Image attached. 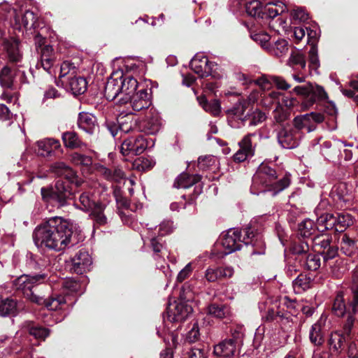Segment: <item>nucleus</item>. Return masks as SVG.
Masks as SVG:
<instances>
[{
	"label": "nucleus",
	"instance_id": "nucleus-1",
	"mask_svg": "<svg viewBox=\"0 0 358 358\" xmlns=\"http://www.w3.org/2000/svg\"><path fill=\"white\" fill-rule=\"evenodd\" d=\"M72 229V224L67 220L62 217H52L35 229L33 239L38 248L61 251L73 245Z\"/></svg>",
	"mask_w": 358,
	"mask_h": 358
},
{
	"label": "nucleus",
	"instance_id": "nucleus-2",
	"mask_svg": "<svg viewBox=\"0 0 358 358\" xmlns=\"http://www.w3.org/2000/svg\"><path fill=\"white\" fill-rule=\"evenodd\" d=\"M244 236L241 238V232L238 228H232L222 234L220 243L224 248L225 255L231 254L241 248L242 243L245 245H252L253 247H259L261 250H254L253 255L264 253V243L261 234V229L258 223L250 222L243 229Z\"/></svg>",
	"mask_w": 358,
	"mask_h": 358
},
{
	"label": "nucleus",
	"instance_id": "nucleus-3",
	"mask_svg": "<svg viewBox=\"0 0 358 358\" xmlns=\"http://www.w3.org/2000/svg\"><path fill=\"white\" fill-rule=\"evenodd\" d=\"M290 184L288 176L279 178L276 170L268 164L262 163L252 178L251 191L256 194L253 189L259 188L260 192H272L273 195L286 189Z\"/></svg>",
	"mask_w": 358,
	"mask_h": 358
},
{
	"label": "nucleus",
	"instance_id": "nucleus-4",
	"mask_svg": "<svg viewBox=\"0 0 358 358\" xmlns=\"http://www.w3.org/2000/svg\"><path fill=\"white\" fill-rule=\"evenodd\" d=\"M245 102H238L232 108L227 110L229 124L234 128H239L248 122L249 126H257L263 122L266 116L259 109H255L245 113Z\"/></svg>",
	"mask_w": 358,
	"mask_h": 358
},
{
	"label": "nucleus",
	"instance_id": "nucleus-5",
	"mask_svg": "<svg viewBox=\"0 0 358 358\" xmlns=\"http://www.w3.org/2000/svg\"><path fill=\"white\" fill-rule=\"evenodd\" d=\"M48 278V275L45 273L31 275H22L13 280V285L14 287L20 290L24 296L31 302L36 304H41L44 301V297L38 295L37 286Z\"/></svg>",
	"mask_w": 358,
	"mask_h": 358
},
{
	"label": "nucleus",
	"instance_id": "nucleus-6",
	"mask_svg": "<svg viewBox=\"0 0 358 358\" xmlns=\"http://www.w3.org/2000/svg\"><path fill=\"white\" fill-rule=\"evenodd\" d=\"M57 180L54 189L42 187L41 189L42 198L45 201L52 199L57 201L59 206H66L67 201L72 199L76 192H73L72 190L75 179L72 180Z\"/></svg>",
	"mask_w": 358,
	"mask_h": 358
},
{
	"label": "nucleus",
	"instance_id": "nucleus-7",
	"mask_svg": "<svg viewBox=\"0 0 358 358\" xmlns=\"http://www.w3.org/2000/svg\"><path fill=\"white\" fill-rule=\"evenodd\" d=\"M293 91L296 94L304 96L305 99L301 103V108L303 110L308 109L317 101H324L328 99L327 94L322 86L310 83L296 86Z\"/></svg>",
	"mask_w": 358,
	"mask_h": 358
},
{
	"label": "nucleus",
	"instance_id": "nucleus-8",
	"mask_svg": "<svg viewBox=\"0 0 358 358\" xmlns=\"http://www.w3.org/2000/svg\"><path fill=\"white\" fill-rule=\"evenodd\" d=\"M275 130L278 142L282 148L293 149L299 145L301 133L292 124H282Z\"/></svg>",
	"mask_w": 358,
	"mask_h": 358
},
{
	"label": "nucleus",
	"instance_id": "nucleus-9",
	"mask_svg": "<svg viewBox=\"0 0 358 358\" xmlns=\"http://www.w3.org/2000/svg\"><path fill=\"white\" fill-rule=\"evenodd\" d=\"M311 243L315 251L322 256L324 262H327L338 255V248L331 245V237L327 234L315 236Z\"/></svg>",
	"mask_w": 358,
	"mask_h": 358
},
{
	"label": "nucleus",
	"instance_id": "nucleus-10",
	"mask_svg": "<svg viewBox=\"0 0 358 358\" xmlns=\"http://www.w3.org/2000/svg\"><path fill=\"white\" fill-rule=\"evenodd\" d=\"M148 139L142 134H138L128 137L122 142L120 151L122 155H139L148 147Z\"/></svg>",
	"mask_w": 358,
	"mask_h": 358
},
{
	"label": "nucleus",
	"instance_id": "nucleus-11",
	"mask_svg": "<svg viewBox=\"0 0 358 358\" xmlns=\"http://www.w3.org/2000/svg\"><path fill=\"white\" fill-rule=\"evenodd\" d=\"M324 121V115L320 113L312 112L302 115H299L294 119V128L300 131L306 129L308 132L315 129L316 125Z\"/></svg>",
	"mask_w": 358,
	"mask_h": 358
},
{
	"label": "nucleus",
	"instance_id": "nucleus-12",
	"mask_svg": "<svg viewBox=\"0 0 358 358\" xmlns=\"http://www.w3.org/2000/svg\"><path fill=\"white\" fill-rule=\"evenodd\" d=\"M122 71H117L113 72L108 78L104 90L105 96L108 100L113 101L119 95H121V90H122Z\"/></svg>",
	"mask_w": 358,
	"mask_h": 358
},
{
	"label": "nucleus",
	"instance_id": "nucleus-13",
	"mask_svg": "<svg viewBox=\"0 0 358 358\" xmlns=\"http://www.w3.org/2000/svg\"><path fill=\"white\" fill-rule=\"evenodd\" d=\"M192 309L182 302L170 303L167 307V318L170 322H182L185 320Z\"/></svg>",
	"mask_w": 358,
	"mask_h": 358
},
{
	"label": "nucleus",
	"instance_id": "nucleus-14",
	"mask_svg": "<svg viewBox=\"0 0 358 358\" xmlns=\"http://www.w3.org/2000/svg\"><path fill=\"white\" fill-rule=\"evenodd\" d=\"M214 66V62H209L202 54H196L190 62L191 69L201 78L210 76Z\"/></svg>",
	"mask_w": 358,
	"mask_h": 358
},
{
	"label": "nucleus",
	"instance_id": "nucleus-15",
	"mask_svg": "<svg viewBox=\"0 0 358 358\" xmlns=\"http://www.w3.org/2000/svg\"><path fill=\"white\" fill-rule=\"evenodd\" d=\"M160 129L161 120L159 115L152 109L149 110L148 115L138 125V129L148 134H155Z\"/></svg>",
	"mask_w": 358,
	"mask_h": 358
},
{
	"label": "nucleus",
	"instance_id": "nucleus-16",
	"mask_svg": "<svg viewBox=\"0 0 358 358\" xmlns=\"http://www.w3.org/2000/svg\"><path fill=\"white\" fill-rule=\"evenodd\" d=\"M129 101H130L131 106L134 111L147 109L151 105V90L141 89L132 94Z\"/></svg>",
	"mask_w": 358,
	"mask_h": 358
},
{
	"label": "nucleus",
	"instance_id": "nucleus-17",
	"mask_svg": "<svg viewBox=\"0 0 358 358\" xmlns=\"http://www.w3.org/2000/svg\"><path fill=\"white\" fill-rule=\"evenodd\" d=\"M71 270L77 274H83L90 270L92 259L88 252L80 250L71 259Z\"/></svg>",
	"mask_w": 358,
	"mask_h": 358
},
{
	"label": "nucleus",
	"instance_id": "nucleus-18",
	"mask_svg": "<svg viewBox=\"0 0 358 358\" xmlns=\"http://www.w3.org/2000/svg\"><path fill=\"white\" fill-rule=\"evenodd\" d=\"M72 199L73 200V206L85 212L91 211L99 203L95 201L93 194L90 192H77Z\"/></svg>",
	"mask_w": 358,
	"mask_h": 358
},
{
	"label": "nucleus",
	"instance_id": "nucleus-19",
	"mask_svg": "<svg viewBox=\"0 0 358 358\" xmlns=\"http://www.w3.org/2000/svg\"><path fill=\"white\" fill-rule=\"evenodd\" d=\"M234 274V268L231 266L208 267L204 273L206 280L214 282L220 279L231 278Z\"/></svg>",
	"mask_w": 358,
	"mask_h": 358
},
{
	"label": "nucleus",
	"instance_id": "nucleus-20",
	"mask_svg": "<svg viewBox=\"0 0 358 358\" xmlns=\"http://www.w3.org/2000/svg\"><path fill=\"white\" fill-rule=\"evenodd\" d=\"M19 78L21 83L25 80L24 72L22 71H12L5 66L0 72V85L4 88H12Z\"/></svg>",
	"mask_w": 358,
	"mask_h": 358
},
{
	"label": "nucleus",
	"instance_id": "nucleus-21",
	"mask_svg": "<svg viewBox=\"0 0 358 358\" xmlns=\"http://www.w3.org/2000/svg\"><path fill=\"white\" fill-rule=\"evenodd\" d=\"M237 340L225 339L214 346L213 353L218 358H234Z\"/></svg>",
	"mask_w": 358,
	"mask_h": 358
},
{
	"label": "nucleus",
	"instance_id": "nucleus-22",
	"mask_svg": "<svg viewBox=\"0 0 358 358\" xmlns=\"http://www.w3.org/2000/svg\"><path fill=\"white\" fill-rule=\"evenodd\" d=\"M61 149V144L58 140L54 138H45L36 142V153L42 157L54 156L55 152Z\"/></svg>",
	"mask_w": 358,
	"mask_h": 358
},
{
	"label": "nucleus",
	"instance_id": "nucleus-23",
	"mask_svg": "<svg viewBox=\"0 0 358 358\" xmlns=\"http://www.w3.org/2000/svg\"><path fill=\"white\" fill-rule=\"evenodd\" d=\"M233 3L234 6H238L239 12L245 11L249 16L264 19V15H262L264 6L259 1L254 0L248 2L235 1Z\"/></svg>",
	"mask_w": 358,
	"mask_h": 358
},
{
	"label": "nucleus",
	"instance_id": "nucleus-24",
	"mask_svg": "<svg viewBox=\"0 0 358 358\" xmlns=\"http://www.w3.org/2000/svg\"><path fill=\"white\" fill-rule=\"evenodd\" d=\"M55 53L51 45H47L41 48L40 61L36 64V68H43L51 73V68L55 62Z\"/></svg>",
	"mask_w": 358,
	"mask_h": 358
},
{
	"label": "nucleus",
	"instance_id": "nucleus-25",
	"mask_svg": "<svg viewBox=\"0 0 358 358\" xmlns=\"http://www.w3.org/2000/svg\"><path fill=\"white\" fill-rule=\"evenodd\" d=\"M121 81L122 82V90H121L122 96L120 101L122 103H127L131 99V96L136 92L138 83L136 78L129 75H124L123 73Z\"/></svg>",
	"mask_w": 358,
	"mask_h": 358
},
{
	"label": "nucleus",
	"instance_id": "nucleus-26",
	"mask_svg": "<svg viewBox=\"0 0 358 358\" xmlns=\"http://www.w3.org/2000/svg\"><path fill=\"white\" fill-rule=\"evenodd\" d=\"M262 136V132L259 131L249 133L244 136L241 141L238 142V146L253 157L257 145V141H260Z\"/></svg>",
	"mask_w": 358,
	"mask_h": 358
},
{
	"label": "nucleus",
	"instance_id": "nucleus-27",
	"mask_svg": "<svg viewBox=\"0 0 358 358\" xmlns=\"http://www.w3.org/2000/svg\"><path fill=\"white\" fill-rule=\"evenodd\" d=\"M2 45L10 62L17 63L21 61L22 55L19 48L18 41L13 38H4Z\"/></svg>",
	"mask_w": 358,
	"mask_h": 358
},
{
	"label": "nucleus",
	"instance_id": "nucleus-28",
	"mask_svg": "<svg viewBox=\"0 0 358 358\" xmlns=\"http://www.w3.org/2000/svg\"><path fill=\"white\" fill-rule=\"evenodd\" d=\"M324 325L325 320L320 317V320L311 326L309 331V339L314 345L320 346L324 343Z\"/></svg>",
	"mask_w": 358,
	"mask_h": 358
},
{
	"label": "nucleus",
	"instance_id": "nucleus-29",
	"mask_svg": "<svg viewBox=\"0 0 358 358\" xmlns=\"http://www.w3.org/2000/svg\"><path fill=\"white\" fill-rule=\"evenodd\" d=\"M61 85L65 87H69L75 94H83L87 90V81L81 76H77L76 74L72 77H68L64 85Z\"/></svg>",
	"mask_w": 358,
	"mask_h": 358
},
{
	"label": "nucleus",
	"instance_id": "nucleus-30",
	"mask_svg": "<svg viewBox=\"0 0 358 358\" xmlns=\"http://www.w3.org/2000/svg\"><path fill=\"white\" fill-rule=\"evenodd\" d=\"M289 50V43L283 38L273 40L268 47H266V52L271 55L277 58H281L287 55Z\"/></svg>",
	"mask_w": 358,
	"mask_h": 358
},
{
	"label": "nucleus",
	"instance_id": "nucleus-31",
	"mask_svg": "<svg viewBox=\"0 0 358 358\" xmlns=\"http://www.w3.org/2000/svg\"><path fill=\"white\" fill-rule=\"evenodd\" d=\"M96 117L91 113L81 112L78 118V127L87 132L92 134L96 129Z\"/></svg>",
	"mask_w": 358,
	"mask_h": 358
},
{
	"label": "nucleus",
	"instance_id": "nucleus-32",
	"mask_svg": "<svg viewBox=\"0 0 358 358\" xmlns=\"http://www.w3.org/2000/svg\"><path fill=\"white\" fill-rule=\"evenodd\" d=\"M297 262L301 267L309 271H316L321 266V259L319 255L310 253V251L301 259H297Z\"/></svg>",
	"mask_w": 358,
	"mask_h": 358
},
{
	"label": "nucleus",
	"instance_id": "nucleus-33",
	"mask_svg": "<svg viewBox=\"0 0 358 358\" xmlns=\"http://www.w3.org/2000/svg\"><path fill=\"white\" fill-rule=\"evenodd\" d=\"M340 246L341 252L346 256L353 255L358 250L357 241L348 234L342 235L340 241Z\"/></svg>",
	"mask_w": 358,
	"mask_h": 358
},
{
	"label": "nucleus",
	"instance_id": "nucleus-34",
	"mask_svg": "<svg viewBox=\"0 0 358 358\" xmlns=\"http://www.w3.org/2000/svg\"><path fill=\"white\" fill-rule=\"evenodd\" d=\"M50 171L58 176H64L65 179H76V173L72 169L63 162H57L50 166Z\"/></svg>",
	"mask_w": 358,
	"mask_h": 358
},
{
	"label": "nucleus",
	"instance_id": "nucleus-35",
	"mask_svg": "<svg viewBox=\"0 0 358 358\" xmlns=\"http://www.w3.org/2000/svg\"><path fill=\"white\" fill-rule=\"evenodd\" d=\"M62 138L66 148L71 149H82L86 147V144L83 143L74 131H66L62 134Z\"/></svg>",
	"mask_w": 358,
	"mask_h": 358
},
{
	"label": "nucleus",
	"instance_id": "nucleus-36",
	"mask_svg": "<svg viewBox=\"0 0 358 358\" xmlns=\"http://www.w3.org/2000/svg\"><path fill=\"white\" fill-rule=\"evenodd\" d=\"M287 65L293 71L306 70V62L303 52L299 50L292 51L287 61Z\"/></svg>",
	"mask_w": 358,
	"mask_h": 358
},
{
	"label": "nucleus",
	"instance_id": "nucleus-37",
	"mask_svg": "<svg viewBox=\"0 0 358 358\" xmlns=\"http://www.w3.org/2000/svg\"><path fill=\"white\" fill-rule=\"evenodd\" d=\"M290 252L297 255V259H301V256H304L310 251L309 243L307 240H301L299 238L293 240L289 247Z\"/></svg>",
	"mask_w": 358,
	"mask_h": 358
},
{
	"label": "nucleus",
	"instance_id": "nucleus-38",
	"mask_svg": "<svg viewBox=\"0 0 358 358\" xmlns=\"http://www.w3.org/2000/svg\"><path fill=\"white\" fill-rule=\"evenodd\" d=\"M200 180L201 176L199 175H189L188 173H182L176 179L173 187L178 189H187Z\"/></svg>",
	"mask_w": 358,
	"mask_h": 358
},
{
	"label": "nucleus",
	"instance_id": "nucleus-39",
	"mask_svg": "<svg viewBox=\"0 0 358 358\" xmlns=\"http://www.w3.org/2000/svg\"><path fill=\"white\" fill-rule=\"evenodd\" d=\"M334 217L335 227L334 229L336 231L342 232L354 222L352 216L346 212L338 213L336 215H334Z\"/></svg>",
	"mask_w": 358,
	"mask_h": 358
},
{
	"label": "nucleus",
	"instance_id": "nucleus-40",
	"mask_svg": "<svg viewBox=\"0 0 358 358\" xmlns=\"http://www.w3.org/2000/svg\"><path fill=\"white\" fill-rule=\"evenodd\" d=\"M335 227L334 215L331 213H323L317 219L316 228L320 231L334 229Z\"/></svg>",
	"mask_w": 358,
	"mask_h": 358
},
{
	"label": "nucleus",
	"instance_id": "nucleus-41",
	"mask_svg": "<svg viewBox=\"0 0 358 358\" xmlns=\"http://www.w3.org/2000/svg\"><path fill=\"white\" fill-rule=\"evenodd\" d=\"M17 310V303L15 300L10 298L0 299V316H13L16 314Z\"/></svg>",
	"mask_w": 358,
	"mask_h": 358
},
{
	"label": "nucleus",
	"instance_id": "nucleus-42",
	"mask_svg": "<svg viewBox=\"0 0 358 358\" xmlns=\"http://www.w3.org/2000/svg\"><path fill=\"white\" fill-rule=\"evenodd\" d=\"M350 310H352L350 304L348 308H347L343 293L338 292L334 299L332 306L334 313L338 317H342L346 311L350 312Z\"/></svg>",
	"mask_w": 358,
	"mask_h": 358
},
{
	"label": "nucleus",
	"instance_id": "nucleus-43",
	"mask_svg": "<svg viewBox=\"0 0 358 358\" xmlns=\"http://www.w3.org/2000/svg\"><path fill=\"white\" fill-rule=\"evenodd\" d=\"M76 73V69L73 64L68 61L64 62L60 66L59 80L57 83V85H59V83H61L62 85H64V83L66 82L68 77H72Z\"/></svg>",
	"mask_w": 358,
	"mask_h": 358
},
{
	"label": "nucleus",
	"instance_id": "nucleus-44",
	"mask_svg": "<svg viewBox=\"0 0 358 358\" xmlns=\"http://www.w3.org/2000/svg\"><path fill=\"white\" fill-rule=\"evenodd\" d=\"M105 208L106 206L99 203L91 210L90 216L95 225L102 226L107 223V217L104 214Z\"/></svg>",
	"mask_w": 358,
	"mask_h": 358
},
{
	"label": "nucleus",
	"instance_id": "nucleus-45",
	"mask_svg": "<svg viewBox=\"0 0 358 358\" xmlns=\"http://www.w3.org/2000/svg\"><path fill=\"white\" fill-rule=\"evenodd\" d=\"M310 278L308 277L306 275L302 273L299 274L292 282L294 292L301 294L307 290L310 286Z\"/></svg>",
	"mask_w": 358,
	"mask_h": 358
},
{
	"label": "nucleus",
	"instance_id": "nucleus-46",
	"mask_svg": "<svg viewBox=\"0 0 358 358\" xmlns=\"http://www.w3.org/2000/svg\"><path fill=\"white\" fill-rule=\"evenodd\" d=\"M199 104L206 111L214 116H217L220 113V104L218 100L213 99L211 101H208L205 96H200L198 98Z\"/></svg>",
	"mask_w": 358,
	"mask_h": 358
},
{
	"label": "nucleus",
	"instance_id": "nucleus-47",
	"mask_svg": "<svg viewBox=\"0 0 358 358\" xmlns=\"http://www.w3.org/2000/svg\"><path fill=\"white\" fill-rule=\"evenodd\" d=\"M315 226L313 220L306 219L299 224L298 235L306 238H309L315 231Z\"/></svg>",
	"mask_w": 358,
	"mask_h": 358
},
{
	"label": "nucleus",
	"instance_id": "nucleus-48",
	"mask_svg": "<svg viewBox=\"0 0 358 358\" xmlns=\"http://www.w3.org/2000/svg\"><path fill=\"white\" fill-rule=\"evenodd\" d=\"M345 337L337 332L331 333L328 340L329 349L334 352L338 353L343 348Z\"/></svg>",
	"mask_w": 358,
	"mask_h": 358
},
{
	"label": "nucleus",
	"instance_id": "nucleus-49",
	"mask_svg": "<svg viewBox=\"0 0 358 358\" xmlns=\"http://www.w3.org/2000/svg\"><path fill=\"white\" fill-rule=\"evenodd\" d=\"M100 171L106 179L117 182L123 179L124 176V172L118 168L110 169L106 167H102Z\"/></svg>",
	"mask_w": 358,
	"mask_h": 358
},
{
	"label": "nucleus",
	"instance_id": "nucleus-50",
	"mask_svg": "<svg viewBox=\"0 0 358 358\" xmlns=\"http://www.w3.org/2000/svg\"><path fill=\"white\" fill-rule=\"evenodd\" d=\"M65 303L66 299L64 296L53 295L49 299H44V301L41 305H45L48 310H56Z\"/></svg>",
	"mask_w": 358,
	"mask_h": 358
},
{
	"label": "nucleus",
	"instance_id": "nucleus-51",
	"mask_svg": "<svg viewBox=\"0 0 358 358\" xmlns=\"http://www.w3.org/2000/svg\"><path fill=\"white\" fill-rule=\"evenodd\" d=\"M286 6L285 4L281 3L276 7V5L273 3H268L266 6L263 7V14L264 18H274L279 14L284 12Z\"/></svg>",
	"mask_w": 358,
	"mask_h": 358
},
{
	"label": "nucleus",
	"instance_id": "nucleus-52",
	"mask_svg": "<svg viewBox=\"0 0 358 358\" xmlns=\"http://www.w3.org/2000/svg\"><path fill=\"white\" fill-rule=\"evenodd\" d=\"M150 242L151 248L154 252L153 257L156 261L159 262L161 258L164 259V256H167L166 249L158 238H152Z\"/></svg>",
	"mask_w": 358,
	"mask_h": 358
},
{
	"label": "nucleus",
	"instance_id": "nucleus-53",
	"mask_svg": "<svg viewBox=\"0 0 358 358\" xmlns=\"http://www.w3.org/2000/svg\"><path fill=\"white\" fill-rule=\"evenodd\" d=\"M208 313L217 318H223L229 314V309L224 305L213 303L208 306Z\"/></svg>",
	"mask_w": 358,
	"mask_h": 358
},
{
	"label": "nucleus",
	"instance_id": "nucleus-54",
	"mask_svg": "<svg viewBox=\"0 0 358 358\" xmlns=\"http://www.w3.org/2000/svg\"><path fill=\"white\" fill-rule=\"evenodd\" d=\"M308 67L310 71H317L320 66L317 48L312 45L308 51Z\"/></svg>",
	"mask_w": 358,
	"mask_h": 358
},
{
	"label": "nucleus",
	"instance_id": "nucleus-55",
	"mask_svg": "<svg viewBox=\"0 0 358 358\" xmlns=\"http://www.w3.org/2000/svg\"><path fill=\"white\" fill-rule=\"evenodd\" d=\"M282 94L276 91H271L268 94H264L263 97V101L264 105L266 106H269L273 103H277L278 106H280L281 99L282 97Z\"/></svg>",
	"mask_w": 358,
	"mask_h": 358
},
{
	"label": "nucleus",
	"instance_id": "nucleus-56",
	"mask_svg": "<svg viewBox=\"0 0 358 358\" xmlns=\"http://www.w3.org/2000/svg\"><path fill=\"white\" fill-rule=\"evenodd\" d=\"M28 331L30 335L36 339L44 340L49 336V330L48 329L37 325L29 327Z\"/></svg>",
	"mask_w": 358,
	"mask_h": 358
},
{
	"label": "nucleus",
	"instance_id": "nucleus-57",
	"mask_svg": "<svg viewBox=\"0 0 358 358\" xmlns=\"http://www.w3.org/2000/svg\"><path fill=\"white\" fill-rule=\"evenodd\" d=\"M251 38L255 42L259 43L263 49L266 51V47H268L271 43V36L265 32L255 33L251 35Z\"/></svg>",
	"mask_w": 358,
	"mask_h": 358
},
{
	"label": "nucleus",
	"instance_id": "nucleus-58",
	"mask_svg": "<svg viewBox=\"0 0 358 358\" xmlns=\"http://www.w3.org/2000/svg\"><path fill=\"white\" fill-rule=\"evenodd\" d=\"M71 162L76 165H82L88 166L92 164V157L78 152H73L71 155Z\"/></svg>",
	"mask_w": 358,
	"mask_h": 358
},
{
	"label": "nucleus",
	"instance_id": "nucleus-59",
	"mask_svg": "<svg viewBox=\"0 0 358 358\" xmlns=\"http://www.w3.org/2000/svg\"><path fill=\"white\" fill-rule=\"evenodd\" d=\"M289 115V114L287 110H285L280 106H277L273 111V118L276 122L279 123V126H281L282 124H289L285 122L288 119Z\"/></svg>",
	"mask_w": 358,
	"mask_h": 358
},
{
	"label": "nucleus",
	"instance_id": "nucleus-60",
	"mask_svg": "<svg viewBox=\"0 0 358 358\" xmlns=\"http://www.w3.org/2000/svg\"><path fill=\"white\" fill-rule=\"evenodd\" d=\"M131 117L127 115L126 117H119L117 121L120 124V131L127 134L133 130V122L131 120Z\"/></svg>",
	"mask_w": 358,
	"mask_h": 358
},
{
	"label": "nucleus",
	"instance_id": "nucleus-61",
	"mask_svg": "<svg viewBox=\"0 0 358 358\" xmlns=\"http://www.w3.org/2000/svg\"><path fill=\"white\" fill-rule=\"evenodd\" d=\"M36 17L34 12L26 10L22 17V22L25 27H33L36 22Z\"/></svg>",
	"mask_w": 358,
	"mask_h": 358
},
{
	"label": "nucleus",
	"instance_id": "nucleus-62",
	"mask_svg": "<svg viewBox=\"0 0 358 358\" xmlns=\"http://www.w3.org/2000/svg\"><path fill=\"white\" fill-rule=\"evenodd\" d=\"M216 161L215 157L212 155L200 157L198 159V165L201 169H206L213 165Z\"/></svg>",
	"mask_w": 358,
	"mask_h": 358
},
{
	"label": "nucleus",
	"instance_id": "nucleus-63",
	"mask_svg": "<svg viewBox=\"0 0 358 358\" xmlns=\"http://www.w3.org/2000/svg\"><path fill=\"white\" fill-rule=\"evenodd\" d=\"M192 271V264L189 262L178 273L176 281L178 282H182L191 275Z\"/></svg>",
	"mask_w": 358,
	"mask_h": 358
},
{
	"label": "nucleus",
	"instance_id": "nucleus-64",
	"mask_svg": "<svg viewBox=\"0 0 358 358\" xmlns=\"http://www.w3.org/2000/svg\"><path fill=\"white\" fill-rule=\"evenodd\" d=\"M352 290L353 292V298L350 301V306L352 307V312L356 313L358 312V282L352 285Z\"/></svg>",
	"mask_w": 358,
	"mask_h": 358
}]
</instances>
